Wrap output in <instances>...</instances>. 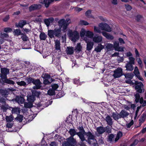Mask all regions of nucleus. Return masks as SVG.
<instances>
[{"label": "nucleus", "mask_w": 146, "mask_h": 146, "mask_svg": "<svg viewBox=\"0 0 146 146\" xmlns=\"http://www.w3.org/2000/svg\"><path fill=\"white\" fill-rule=\"evenodd\" d=\"M99 28L96 26L94 27V31L99 33H102L100 29L102 30H104L107 32H110L111 31V29L109 26L107 24L104 23H102L99 24Z\"/></svg>", "instance_id": "1"}, {"label": "nucleus", "mask_w": 146, "mask_h": 146, "mask_svg": "<svg viewBox=\"0 0 146 146\" xmlns=\"http://www.w3.org/2000/svg\"><path fill=\"white\" fill-rule=\"evenodd\" d=\"M48 35L51 38H54V35L57 37H59L61 35V27L58 29H55L54 30H50L48 31Z\"/></svg>", "instance_id": "2"}, {"label": "nucleus", "mask_w": 146, "mask_h": 146, "mask_svg": "<svg viewBox=\"0 0 146 146\" xmlns=\"http://www.w3.org/2000/svg\"><path fill=\"white\" fill-rule=\"evenodd\" d=\"M68 35L70 39L73 42H75L79 38V33L76 31H73L72 30L69 31Z\"/></svg>", "instance_id": "3"}, {"label": "nucleus", "mask_w": 146, "mask_h": 146, "mask_svg": "<svg viewBox=\"0 0 146 146\" xmlns=\"http://www.w3.org/2000/svg\"><path fill=\"white\" fill-rule=\"evenodd\" d=\"M67 141L63 144V146H73L76 144V140L72 137H70L66 139Z\"/></svg>", "instance_id": "4"}, {"label": "nucleus", "mask_w": 146, "mask_h": 146, "mask_svg": "<svg viewBox=\"0 0 146 146\" xmlns=\"http://www.w3.org/2000/svg\"><path fill=\"white\" fill-rule=\"evenodd\" d=\"M78 129L79 131L77 133V135H78L80 139L82 141H85L86 139L84 136L86 132L84 130L83 127L82 126L79 127Z\"/></svg>", "instance_id": "5"}, {"label": "nucleus", "mask_w": 146, "mask_h": 146, "mask_svg": "<svg viewBox=\"0 0 146 146\" xmlns=\"http://www.w3.org/2000/svg\"><path fill=\"white\" fill-rule=\"evenodd\" d=\"M135 101L136 103H138L139 101L140 104H143L142 107H144L146 105V102L144 101L143 98L142 97L140 98V96L138 93H137L135 95Z\"/></svg>", "instance_id": "6"}, {"label": "nucleus", "mask_w": 146, "mask_h": 146, "mask_svg": "<svg viewBox=\"0 0 146 146\" xmlns=\"http://www.w3.org/2000/svg\"><path fill=\"white\" fill-rule=\"evenodd\" d=\"M135 89L138 93H141L144 92V85L142 82H139L136 85Z\"/></svg>", "instance_id": "7"}, {"label": "nucleus", "mask_w": 146, "mask_h": 146, "mask_svg": "<svg viewBox=\"0 0 146 146\" xmlns=\"http://www.w3.org/2000/svg\"><path fill=\"white\" fill-rule=\"evenodd\" d=\"M88 137L87 140H86V141L88 142V143L90 144H92V142L91 140H92L93 141H96V140L94 139L95 136L93 134L90 132L88 131V132H86L85 135Z\"/></svg>", "instance_id": "8"}, {"label": "nucleus", "mask_w": 146, "mask_h": 146, "mask_svg": "<svg viewBox=\"0 0 146 146\" xmlns=\"http://www.w3.org/2000/svg\"><path fill=\"white\" fill-rule=\"evenodd\" d=\"M122 69L118 68L114 71L113 76L115 78H119L122 75Z\"/></svg>", "instance_id": "9"}, {"label": "nucleus", "mask_w": 146, "mask_h": 146, "mask_svg": "<svg viewBox=\"0 0 146 146\" xmlns=\"http://www.w3.org/2000/svg\"><path fill=\"white\" fill-rule=\"evenodd\" d=\"M33 83L35 85L33 87L34 89H40L41 87V83L39 79L35 80L34 79Z\"/></svg>", "instance_id": "10"}, {"label": "nucleus", "mask_w": 146, "mask_h": 146, "mask_svg": "<svg viewBox=\"0 0 146 146\" xmlns=\"http://www.w3.org/2000/svg\"><path fill=\"white\" fill-rule=\"evenodd\" d=\"M113 48L116 51L123 52L124 51V47H120L118 42L115 41L113 42Z\"/></svg>", "instance_id": "11"}, {"label": "nucleus", "mask_w": 146, "mask_h": 146, "mask_svg": "<svg viewBox=\"0 0 146 146\" xmlns=\"http://www.w3.org/2000/svg\"><path fill=\"white\" fill-rule=\"evenodd\" d=\"M41 7V5L39 4H34L31 6L29 8V11H32L40 9Z\"/></svg>", "instance_id": "12"}, {"label": "nucleus", "mask_w": 146, "mask_h": 146, "mask_svg": "<svg viewBox=\"0 0 146 146\" xmlns=\"http://www.w3.org/2000/svg\"><path fill=\"white\" fill-rule=\"evenodd\" d=\"M93 41L96 43L101 42L102 40V37L101 36L96 35L93 37Z\"/></svg>", "instance_id": "13"}, {"label": "nucleus", "mask_w": 146, "mask_h": 146, "mask_svg": "<svg viewBox=\"0 0 146 146\" xmlns=\"http://www.w3.org/2000/svg\"><path fill=\"white\" fill-rule=\"evenodd\" d=\"M119 113L121 118L127 117L129 115V113L124 110H122Z\"/></svg>", "instance_id": "14"}, {"label": "nucleus", "mask_w": 146, "mask_h": 146, "mask_svg": "<svg viewBox=\"0 0 146 146\" xmlns=\"http://www.w3.org/2000/svg\"><path fill=\"white\" fill-rule=\"evenodd\" d=\"M105 119L108 125H111L113 124V119L109 115H107Z\"/></svg>", "instance_id": "15"}, {"label": "nucleus", "mask_w": 146, "mask_h": 146, "mask_svg": "<svg viewBox=\"0 0 146 146\" xmlns=\"http://www.w3.org/2000/svg\"><path fill=\"white\" fill-rule=\"evenodd\" d=\"M27 22L26 20H21L18 23L16 24V26L18 27L22 28L27 24Z\"/></svg>", "instance_id": "16"}, {"label": "nucleus", "mask_w": 146, "mask_h": 146, "mask_svg": "<svg viewBox=\"0 0 146 146\" xmlns=\"http://www.w3.org/2000/svg\"><path fill=\"white\" fill-rule=\"evenodd\" d=\"M54 48L55 50H58V52L60 51V42L58 40H56L55 41Z\"/></svg>", "instance_id": "17"}, {"label": "nucleus", "mask_w": 146, "mask_h": 146, "mask_svg": "<svg viewBox=\"0 0 146 146\" xmlns=\"http://www.w3.org/2000/svg\"><path fill=\"white\" fill-rule=\"evenodd\" d=\"M84 40L87 43V50H91L93 47L94 43L93 42H87V40L86 38H84Z\"/></svg>", "instance_id": "18"}, {"label": "nucleus", "mask_w": 146, "mask_h": 146, "mask_svg": "<svg viewBox=\"0 0 146 146\" xmlns=\"http://www.w3.org/2000/svg\"><path fill=\"white\" fill-rule=\"evenodd\" d=\"M105 128L103 127L100 126L96 128V130L99 134H102L105 132Z\"/></svg>", "instance_id": "19"}, {"label": "nucleus", "mask_w": 146, "mask_h": 146, "mask_svg": "<svg viewBox=\"0 0 146 146\" xmlns=\"http://www.w3.org/2000/svg\"><path fill=\"white\" fill-rule=\"evenodd\" d=\"M102 33L103 36L108 39L113 40L114 38L113 36L104 32H102Z\"/></svg>", "instance_id": "20"}, {"label": "nucleus", "mask_w": 146, "mask_h": 146, "mask_svg": "<svg viewBox=\"0 0 146 146\" xmlns=\"http://www.w3.org/2000/svg\"><path fill=\"white\" fill-rule=\"evenodd\" d=\"M104 48V46L101 44H99L95 48L94 50L97 52H100Z\"/></svg>", "instance_id": "21"}, {"label": "nucleus", "mask_w": 146, "mask_h": 146, "mask_svg": "<svg viewBox=\"0 0 146 146\" xmlns=\"http://www.w3.org/2000/svg\"><path fill=\"white\" fill-rule=\"evenodd\" d=\"M133 65V64L127 63L125 66L126 70L130 71H132L134 69V67Z\"/></svg>", "instance_id": "22"}, {"label": "nucleus", "mask_w": 146, "mask_h": 146, "mask_svg": "<svg viewBox=\"0 0 146 146\" xmlns=\"http://www.w3.org/2000/svg\"><path fill=\"white\" fill-rule=\"evenodd\" d=\"M112 117L115 120H117L121 118L119 113H118L117 112H113L112 113Z\"/></svg>", "instance_id": "23"}, {"label": "nucleus", "mask_w": 146, "mask_h": 146, "mask_svg": "<svg viewBox=\"0 0 146 146\" xmlns=\"http://www.w3.org/2000/svg\"><path fill=\"white\" fill-rule=\"evenodd\" d=\"M53 21V18L51 17L48 19H45L44 20V22L46 26L48 27L49 26L50 24L52 23Z\"/></svg>", "instance_id": "24"}, {"label": "nucleus", "mask_w": 146, "mask_h": 146, "mask_svg": "<svg viewBox=\"0 0 146 146\" xmlns=\"http://www.w3.org/2000/svg\"><path fill=\"white\" fill-rule=\"evenodd\" d=\"M70 21L69 19H67L66 21H65L64 19H62L60 20L58 22L59 25L61 27L63 25L65 24V23L68 22Z\"/></svg>", "instance_id": "25"}, {"label": "nucleus", "mask_w": 146, "mask_h": 146, "mask_svg": "<svg viewBox=\"0 0 146 146\" xmlns=\"http://www.w3.org/2000/svg\"><path fill=\"white\" fill-rule=\"evenodd\" d=\"M1 74L7 75L9 74V69L6 68H1Z\"/></svg>", "instance_id": "26"}, {"label": "nucleus", "mask_w": 146, "mask_h": 146, "mask_svg": "<svg viewBox=\"0 0 146 146\" xmlns=\"http://www.w3.org/2000/svg\"><path fill=\"white\" fill-rule=\"evenodd\" d=\"M66 53L68 54H72L74 53V48L72 47H68L66 49Z\"/></svg>", "instance_id": "27"}, {"label": "nucleus", "mask_w": 146, "mask_h": 146, "mask_svg": "<svg viewBox=\"0 0 146 146\" xmlns=\"http://www.w3.org/2000/svg\"><path fill=\"white\" fill-rule=\"evenodd\" d=\"M27 99L28 102H30L33 103L35 100V97L32 94L31 95H28L27 96Z\"/></svg>", "instance_id": "28"}, {"label": "nucleus", "mask_w": 146, "mask_h": 146, "mask_svg": "<svg viewBox=\"0 0 146 146\" xmlns=\"http://www.w3.org/2000/svg\"><path fill=\"white\" fill-rule=\"evenodd\" d=\"M106 48L108 50H113V46L112 44L110 43H106Z\"/></svg>", "instance_id": "29"}, {"label": "nucleus", "mask_w": 146, "mask_h": 146, "mask_svg": "<svg viewBox=\"0 0 146 146\" xmlns=\"http://www.w3.org/2000/svg\"><path fill=\"white\" fill-rule=\"evenodd\" d=\"M15 100L19 104H23L24 102V99L21 97H17L16 98Z\"/></svg>", "instance_id": "30"}, {"label": "nucleus", "mask_w": 146, "mask_h": 146, "mask_svg": "<svg viewBox=\"0 0 146 146\" xmlns=\"http://www.w3.org/2000/svg\"><path fill=\"white\" fill-rule=\"evenodd\" d=\"M94 35V33L92 32L88 31L86 32V36L90 38H92L93 37Z\"/></svg>", "instance_id": "31"}, {"label": "nucleus", "mask_w": 146, "mask_h": 146, "mask_svg": "<svg viewBox=\"0 0 146 146\" xmlns=\"http://www.w3.org/2000/svg\"><path fill=\"white\" fill-rule=\"evenodd\" d=\"M47 36V35L43 32L41 33L39 35L40 39L42 40H45L46 39Z\"/></svg>", "instance_id": "32"}, {"label": "nucleus", "mask_w": 146, "mask_h": 146, "mask_svg": "<svg viewBox=\"0 0 146 146\" xmlns=\"http://www.w3.org/2000/svg\"><path fill=\"white\" fill-rule=\"evenodd\" d=\"M32 94L34 95L35 97H38L40 94V92L37 91L36 90H32L31 91Z\"/></svg>", "instance_id": "33"}, {"label": "nucleus", "mask_w": 146, "mask_h": 146, "mask_svg": "<svg viewBox=\"0 0 146 146\" xmlns=\"http://www.w3.org/2000/svg\"><path fill=\"white\" fill-rule=\"evenodd\" d=\"M125 78L126 79H132L134 76L133 74L132 73H126L124 74Z\"/></svg>", "instance_id": "34"}, {"label": "nucleus", "mask_w": 146, "mask_h": 146, "mask_svg": "<svg viewBox=\"0 0 146 146\" xmlns=\"http://www.w3.org/2000/svg\"><path fill=\"white\" fill-rule=\"evenodd\" d=\"M11 79H6L4 80V82L5 83L9 84L14 85L15 84V82L13 80H11Z\"/></svg>", "instance_id": "35"}, {"label": "nucleus", "mask_w": 146, "mask_h": 146, "mask_svg": "<svg viewBox=\"0 0 146 146\" xmlns=\"http://www.w3.org/2000/svg\"><path fill=\"white\" fill-rule=\"evenodd\" d=\"M4 104V105H1L0 106V108L1 109L3 110V111H5L8 108L9 106L7 104H6L5 103Z\"/></svg>", "instance_id": "36"}, {"label": "nucleus", "mask_w": 146, "mask_h": 146, "mask_svg": "<svg viewBox=\"0 0 146 146\" xmlns=\"http://www.w3.org/2000/svg\"><path fill=\"white\" fill-rule=\"evenodd\" d=\"M21 35V38L23 41H27L29 40L28 37L25 34L22 33Z\"/></svg>", "instance_id": "37"}, {"label": "nucleus", "mask_w": 146, "mask_h": 146, "mask_svg": "<svg viewBox=\"0 0 146 146\" xmlns=\"http://www.w3.org/2000/svg\"><path fill=\"white\" fill-rule=\"evenodd\" d=\"M122 133L121 132H119L117 134L116 137L115 139V141L116 142L122 136Z\"/></svg>", "instance_id": "38"}, {"label": "nucleus", "mask_w": 146, "mask_h": 146, "mask_svg": "<svg viewBox=\"0 0 146 146\" xmlns=\"http://www.w3.org/2000/svg\"><path fill=\"white\" fill-rule=\"evenodd\" d=\"M69 132L71 135V137H73L75 135H77V133L76 132L74 129H70Z\"/></svg>", "instance_id": "39"}, {"label": "nucleus", "mask_w": 146, "mask_h": 146, "mask_svg": "<svg viewBox=\"0 0 146 146\" xmlns=\"http://www.w3.org/2000/svg\"><path fill=\"white\" fill-rule=\"evenodd\" d=\"M82 48V46H81L80 43H78L77 44L76 46L75 47V50L76 52H80Z\"/></svg>", "instance_id": "40"}, {"label": "nucleus", "mask_w": 146, "mask_h": 146, "mask_svg": "<svg viewBox=\"0 0 146 146\" xmlns=\"http://www.w3.org/2000/svg\"><path fill=\"white\" fill-rule=\"evenodd\" d=\"M146 118V114H143V116L139 120V122L140 125H141V124L144 121Z\"/></svg>", "instance_id": "41"}, {"label": "nucleus", "mask_w": 146, "mask_h": 146, "mask_svg": "<svg viewBox=\"0 0 146 146\" xmlns=\"http://www.w3.org/2000/svg\"><path fill=\"white\" fill-rule=\"evenodd\" d=\"M20 112V110L18 108H13L12 110V113H15L16 114L19 113Z\"/></svg>", "instance_id": "42"}, {"label": "nucleus", "mask_w": 146, "mask_h": 146, "mask_svg": "<svg viewBox=\"0 0 146 146\" xmlns=\"http://www.w3.org/2000/svg\"><path fill=\"white\" fill-rule=\"evenodd\" d=\"M25 107L26 108H30L33 106L32 102H25L24 104Z\"/></svg>", "instance_id": "43"}, {"label": "nucleus", "mask_w": 146, "mask_h": 146, "mask_svg": "<svg viewBox=\"0 0 146 146\" xmlns=\"http://www.w3.org/2000/svg\"><path fill=\"white\" fill-rule=\"evenodd\" d=\"M16 83L18 85L21 86H25L27 85L26 83L23 81H21L20 82L17 81Z\"/></svg>", "instance_id": "44"}, {"label": "nucleus", "mask_w": 146, "mask_h": 146, "mask_svg": "<svg viewBox=\"0 0 146 146\" xmlns=\"http://www.w3.org/2000/svg\"><path fill=\"white\" fill-rule=\"evenodd\" d=\"M129 61L127 62L128 63H129L133 64H135V58L132 57H129Z\"/></svg>", "instance_id": "45"}, {"label": "nucleus", "mask_w": 146, "mask_h": 146, "mask_svg": "<svg viewBox=\"0 0 146 146\" xmlns=\"http://www.w3.org/2000/svg\"><path fill=\"white\" fill-rule=\"evenodd\" d=\"M5 119L7 122H11L13 120V118L12 115H10L9 116H6Z\"/></svg>", "instance_id": "46"}, {"label": "nucleus", "mask_w": 146, "mask_h": 146, "mask_svg": "<svg viewBox=\"0 0 146 146\" xmlns=\"http://www.w3.org/2000/svg\"><path fill=\"white\" fill-rule=\"evenodd\" d=\"M138 64L139 66L141 68H142L143 66V65L142 63V62L141 61L140 58H137L136 59Z\"/></svg>", "instance_id": "47"}, {"label": "nucleus", "mask_w": 146, "mask_h": 146, "mask_svg": "<svg viewBox=\"0 0 146 146\" xmlns=\"http://www.w3.org/2000/svg\"><path fill=\"white\" fill-rule=\"evenodd\" d=\"M86 31H85L84 29H81L80 32V36L81 37H84L85 35H86Z\"/></svg>", "instance_id": "48"}, {"label": "nucleus", "mask_w": 146, "mask_h": 146, "mask_svg": "<svg viewBox=\"0 0 146 146\" xmlns=\"http://www.w3.org/2000/svg\"><path fill=\"white\" fill-rule=\"evenodd\" d=\"M14 33L15 35H17L18 36L20 35H21L22 33L21 31L19 29H16L14 30Z\"/></svg>", "instance_id": "49"}, {"label": "nucleus", "mask_w": 146, "mask_h": 146, "mask_svg": "<svg viewBox=\"0 0 146 146\" xmlns=\"http://www.w3.org/2000/svg\"><path fill=\"white\" fill-rule=\"evenodd\" d=\"M15 119L19 122H21L23 119V116L20 115H18L17 117L15 118Z\"/></svg>", "instance_id": "50"}, {"label": "nucleus", "mask_w": 146, "mask_h": 146, "mask_svg": "<svg viewBox=\"0 0 146 146\" xmlns=\"http://www.w3.org/2000/svg\"><path fill=\"white\" fill-rule=\"evenodd\" d=\"M55 91L54 90L50 89L48 91V94L50 96L54 95L55 94Z\"/></svg>", "instance_id": "51"}, {"label": "nucleus", "mask_w": 146, "mask_h": 146, "mask_svg": "<svg viewBox=\"0 0 146 146\" xmlns=\"http://www.w3.org/2000/svg\"><path fill=\"white\" fill-rule=\"evenodd\" d=\"M33 80L34 78L31 77H29L27 78H26V80L28 84L31 83H33Z\"/></svg>", "instance_id": "52"}, {"label": "nucleus", "mask_w": 146, "mask_h": 146, "mask_svg": "<svg viewBox=\"0 0 146 146\" xmlns=\"http://www.w3.org/2000/svg\"><path fill=\"white\" fill-rule=\"evenodd\" d=\"M86 15L89 18H93V17L91 15V11L88 10L85 13Z\"/></svg>", "instance_id": "53"}, {"label": "nucleus", "mask_w": 146, "mask_h": 146, "mask_svg": "<svg viewBox=\"0 0 146 146\" xmlns=\"http://www.w3.org/2000/svg\"><path fill=\"white\" fill-rule=\"evenodd\" d=\"M70 21L68 23H65V24L63 25L62 27V31L64 32H66V29L67 26L69 25Z\"/></svg>", "instance_id": "54"}, {"label": "nucleus", "mask_w": 146, "mask_h": 146, "mask_svg": "<svg viewBox=\"0 0 146 146\" xmlns=\"http://www.w3.org/2000/svg\"><path fill=\"white\" fill-rule=\"evenodd\" d=\"M65 95L64 92L63 91H60L57 94V96L59 98H61L64 96Z\"/></svg>", "instance_id": "55"}, {"label": "nucleus", "mask_w": 146, "mask_h": 146, "mask_svg": "<svg viewBox=\"0 0 146 146\" xmlns=\"http://www.w3.org/2000/svg\"><path fill=\"white\" fill-rule=\"evenodd\" d=\"M80 24L81 25H87L89 24L86 21L84 20H81L80 22Z\"/></svg>", "instance_id": "56"}, {"label": "nucleus", "mask_w": 146, "mask_h": 146, "mask_svg": "<svg viewBox=\"0 0 146 146\" xmlns=\"http://www.w3.org/2000/svg\"><path fill=\"white\" fill-rule=\"evenodd\" d=\"M114 137V135L113 134H111L108 137V140L109 141L111 142Z\"/></svg>", "instance_id": "57"}, {"label": "nucleus", "mask_w": 146, "mask_h": 146, "mask_svg": "<svg viewBox=\"0 0 146 146\" xmlns=\"http://www.w3.org/2000/svg\"><path fill=\"white\" fill-rule=\"evenodd\" d=\"M134 72L135 76L140 74L138 68L137 66L135 67Z\"/></svg>", "instance_id": "58"}, {"label": "nucleus", "mask_w": 146, "mask_h": 146, "mask_svg": "<svg viewBox=\"0 0 146 146\" xmlns=\"http://www.w3.org/2000/svg\"><path fill=\"white\" fill-rule=\"evenodd\" d=\"M139 82L138 81L136 80H134V82H133L131 80L130 84L133 85L134 86H135V87L136 85L137 84H138Z\"/></svg>", "instance_id": "59"}, {"label": "nucleus", "mask_w": 146, "mask_h": 146, "mask_svg": "<svg viewBox=\"0 0 146 146\" xmlns=\"http://www.w3.org/2000/svg\"><path fill=\"white\" fill-rule=\"evenodd\" d=\"M105 127V129L106 130L105 132L108 133H111V130L110 129V128L109 127L107 126V127Z\"/></svg>", "instance_id": "60"}, {"label": "nucleus", "mask_w": 146, "mask_h": 146, "mask_svg": "<svg viewBox=\"0 0 146 146\" xmlns=\"http://www.w3.org/2000/svg\"><path fill=\"white\" fill-rule=\"evenodd\" d=\"M58 86L57 84H53L52 85V89L54 90V91L56 90L58 88Z\"/></svg>", "instance_id": "61"}, {"label": "nucleus", "mask_w": 146, "mask_h": 146, "mask_svg": "<svg viewBox=\"0 0 146 146\" xmlns=\"http://www.w3.org/2000/svg\"><path fill=\"white\" fill-rule=\"evenodd\" d=\"M133 124V121L132 120L130 122L126 124V126L127 128H129Z\"/></svg>", "instance_id": "62"}, {"label": "nucleus", "mask_w": 146, "mask_h": 146, "mask_svg": "<svg viewBox=\"0 0 146 146\" xmlns=\"http://www.w3.org/2000/svg\"><path fill=\"white\" fill-rule=\"evenodd\" d=\"M6 99L3 97H0V102L2 104H5L6 103Z\"/></svg>", "instance_id": "63"}, {"label": "nucleus", "mask_w": 146, "mask_h": 146, "mask_svg": "<svg viewBox=\"0 0 146 146\" xmlns=\"http://www.w3.org/2000/svg\"><path fill=\"white\" fill-rule=\"evenodd\" d=\"M125 7L126 9L128 11L131 10L132 9L131 7L129 5H125Z\"/></svg>", "instance_id": "64"}]
</instances>
